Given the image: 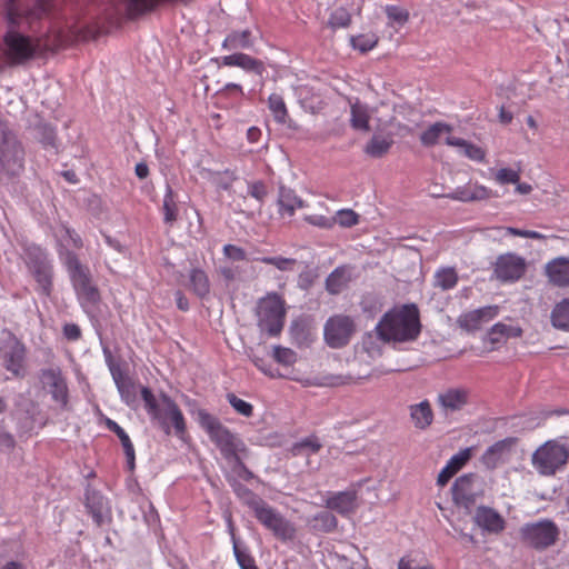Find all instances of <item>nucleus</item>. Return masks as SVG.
I'll use <instances>...</instances> for the list:
<instances>
[{
    "instance_id": "obj_11",
    "label": "nucleus",
    "mask_w": 569,
    "mask_h": 569,
    "mask_svg": "<svg viewBox=\"0 0 569 569\" xmlns=\"http://www.w3.org/2000/svg\"><path fill=\"white\" fill-rule=\"evenodd\" d=\"M257 520L281 541H290L296 537V528L276 509L264 502L256 512Z\"/></svg>"
},
{
    "instance_id": "obj_52",
    "label": "nucleus",
    "mask_w": 569,
    "mask_h": 569,
    "mask_svg": "<svg viewBox=\"0 0 569 569\" xmlns=\"http://www.w3.org/2000/svg\"><path fill=\"white\" fill-rule=\"evenodd\" d=\"M233 552H234V556H236V559L240 566L241 569H259L257 566H256V561L254 559L249 555L247 553L246 551L241 550L236 540L233 539Z\"/></svg>"
},
{
    "instance_id": "obj_21",
    "label": "nucleus",
    "mask_w": 569,
    "mask_h": 569,
    "mask_svg": "<svg viewBox=\"0 0 569 569\" xmlns=\"http://www.w3.org/2000/svg\"><path fill=\"white\" fill-rule=\"evenodd\" d=\"M548 281L559 288L569 287V258L557 257L545 266Z\"/></svg>"
},
{
    "instance_id": "obj_29",
    "label": "nucleus",
    "mask_w": 569,
    "mask_h": 569,
    "mask_svg": "<svg viewBox=\"0 0 569 569\" xmlns=\"http://www.w3.org/2000/svg\"><path fill=\"white\" fill-rule=\"evenodd\" d=\"M307 525L312 531L329 533L337 529L338 519L329 510H322L309 518Z\"/></svg>"
},
{
    "instance_id": "obj_9",
    "label": "nucleus",
    "mask_w": 569,
    "mask_h": 569,
    "mask_svg": "<svg viewBox=\"0 0 569 569\" xmlns=\"http://www.w3.org/2000/svg\"><path fill=\"white\" fill-rule=\"evenodd\" d=\"M68 269L78 297L89 303H97L100 300V293L91 282V274L74 253L68 256Z\"/></svg>"
},
{
    "instance_id": "obj_8",
    "label": "nucleus",
    "mask_w": 569,
    "mask_h": 569,
    "mask_svg": "<svg viewBox=\"0 0 569 569\" xmlns=\"http://www.w3.org/2000/svg\"><path fill=\"white\" fill-rule=\"evenodd\" d=\"M522 541L537 550H545L556 543L559 529L555 522L542 520L536 523H528L520 530Z\"/></svg>"
},
{
    "instance_id": "obj_14",
    "label": "nucleus",
    "mask_w": 569,
    "mask_h": 569,
    "mask_svg": "<svg viewBox=\"0 0 569 569\" xmlns=\"http://www.w3.org/2000/svg\"><path fill=\"white\" fill-rule=\"evenodd\" d=\"M23 159L24 152L16 136L10 131H3L0 140V162L3 169L17 174L23 167Z\"/></svg>"
},
{
    "instance_id": "obj_12",
    "label": "nucleus",
    "mask_w": 569,
    "mask_h": 569,
    "mask_svg": "<svg viewBox=\"0 0 569 569\" xmlns=\"http://www.w3.org/2000/svg\"><path fill=\"white\" fill-rule=\"evenodd\" d=\"M257 520L281 541H290L296 537V528L276 509L264 502L256 512Z\"/></svg>"
},
{
    "instance_id": "obj_43",
    "label": "nucleus",
    "mask_w": 569,
    "mask_h": 569,
    "mask_svg": "<svg viewBox=\"0 0 569 569\" xmlns=\"http://www.w3.org/2000/svg\"><path fill=\"white\" fill-rule=\"evenodd\" d=\"M269 109L278 123L288 122V111L283 98L280 94L272 93L268 99Z\"/></svg>"
},
{
    "instance_id": "obj_27",
    "label": "nucleus",
    "mask_w": 569,
    "mask_h": 569,
    "mask_svg": "<svg viewBox=\"0 0 569 569\" xmlns=\"http://www.w3.org/2000/svg\"><path fill=\"white\" fill-rule=\"evenodd\" d=\"M357 493L353 490L340 491L326 500V507L341 515H347L356 508Z\"/></svg>"
},
{
    "instance_id": "obj_35",
    "label": "nucleus",
    "mask_w": 569,
    "mask_h": 569,
    "mask_svg": "<svg viewBox=\"0 0 569 569\" xmlns=\"http://www.w3.org/2000/svg\"><path fill=\"white\" fill-rule=\"evenodd\" d=\"M278 204L281 211H286L289 216L295 213L296 208L305 207V202L300 199L292 189L280 186Z\"/></svg>"
},
{
    "instance_id": "obj_54",
    "label": "nucleus",
    "mask_w": 569,
    "mask_h": 569,
    "mask_svg": "<svg viewBox=\"0 0 569 569\" xmlns=\"http://www.w3.org/2000/svg\"><path fill=\"white\" fill-rule=\"evenodd\" d=\"M496 180L500 184L518 183L520 180V173L519 171H516L510 168H502L497 171Z\"/></svg>"
},
{
    "instance_id": "obj_28",
    "label": "nucleus",
    "mask_w": 569,
    "mask_h": 569,
    "mask_svg": "<svg viewBox=\"0 0 569 569\" xmlns=\"http://www.w3.org/2000/svg\"><path fill=\"white\" fill-rule=\"evenodd\" d=\"M222 63L224 66H230V67H232V66L240 67L247 71H252L259 76L262 74V72L264 70L262 61L254 59L244 53H233L230 56H226L222 58Z\"/></svg>"
},
{
    "instance_id": "obj_45",
    "label": "nucleus",
    "mask_w": 569,
    "mask_h": 569,
    "mask_svg": "<svg viewBox=\"0 0 569 569\" xmlns=\"http://www.w3.org/2000/svg\"><path fill=\"white\" fill-rule=\"evenodd\" d=\"M458 274L453 268L441 269L436 273V286L449 290L457 284Z\"/></svg>"
},
{
    "instance_id": "obj_51",
    "label": "nucleus",
    "mask_w": 569,
    "mask_h": 569,
    "mask_svg": "<svg viewBox=\"0 0 569 569\" xmlns=\"http://www.w3.org/2000/svg\"><path fill=\"white\" fill-rule=\"evenodd\" d=\"M351 17L349 12L345 8L336 9L329 19V26L333 29L336 28H345L350 23Z\"/></svg>"
},
{
    "instance_id": "obj_46",
    "label": "nucleus",
    "mask_w": 569,
    "mask_h": 569,
    "mask_svg": "<svg viewBox=\"0 0 569 569\" xmlns=\"http://www.w3.org/2000/svg\"><path fill=\"white\" fill-rule=\"evenodd\" d=\"M163 211L164 222L172 224L178 217V208L173 200V191L169 184H167V192L163 199Z\"/></svg>"
},
{
    "instance_id": "obj_22",
    "label": "nucleus",
    "mask_w": 569,
    "mask_h": 569,
    "mask_svg": "<svg viewBox=\"0 0 569 569\" xmlns=\"http://www.w3.org/2000/svg\"><path fill=\"white\" fill-rule=\"evenodd\" d=\"M112 378L121 396V399L132 409L138 407V387L134 381L126 376L122 370L112 369Z\"/></svg>"
},
{
    "instance_id": "obj_36",
    "label": "nucleus",
    "mask_w": 569,
    "mask_h": 569,
    "mask_svg": "<svg viewBox=\"0 0 569 569\" xmlns=\"http://www.w3.org/2000/svg\"><path fill=\"white\" fill-rule=\"evenodd\" d=\"M452 126L442 121L435 122L420 134V142L425 147H432L438 143L441 134L450 133Z\"/></svg>"
},
{
    "instance_id": "obj_6",
    "label": "nucleus",
    "mask_w": 569,
    "mask_h": 569,
    "mask_svg": "<svg viewBox=\"0 0 569 569\" xmlns=\"http://www.w3.org/2000/svg\"><path fill=\"white\" fill-rule=\"evenodd\" d=\"M569 448L558 440H548L532 453V465L542 476H553L567 465Z\"/></svg>"
},
{
    "instance_id": "obj_37",
    "label": "nucleus",
    "mask_w": 569,
    "mask_h": 569,
    "mask_svg": "<svg viewBox=\"0 0 569 569\" xmlns=\"http://www.w3.org/2000/svg\"><path fill=\"white\" fill-rule=\"evenodd\" d=\"M231 486L237 497L240 498L242 502L253 511V513L266 502L251 489L236 480L232 481Z\"/></svg>"
},
{
    "instance_id": "obj_5",
    "label": "nucleus",
    "mask_w": 569,
    "mask_h": 569,
    "mask_svg": "<svg viewBox=\"0 0 569 569\" xmlns=\"http://www.w3.org/2000/svg\"><path fill=\"white\" fill-rule=\"evenodd\" d=\"M257 326L270 337H277L282 331L286 318L284 300L276 292H269L260 298L256 309Z\"/></svg>"
},
{
    "instance_id": "obj_50",
    "label": "nucleus",
    "mask_w": 569,
    "mask_h": 569,
    "mask_svg": "<svg viewBox=\"0 0 569 569\" xmlns=\"http://www.w3.org/2000/svg\"><path fill=\"white\" fill-rule=\"evenodd\" d=\"M259 261L266 264L274 266L277 269L281 271L292 270L296 264V259L292 258H283V257H262L259 258Z\"/></svg>"
},
{
    "instance_id": "obj_63",
    "label": "nucleus",
    "mask_w": 569,
    "mask_h": 569,
    "mask_svg": "<svg viewBox=\"0 0 569 569\" xmlns=\"http://www.w3.org/2000/svg\"><path fill=\"white\" fill-rule=\"evenodd\" d=\"M306 220L313 226L322 228H328L331 226L330 220L325 216H307Z\"/></svg>"
},
{
    "instance_id": "obj_17",
    "label": "nucleus",
    "mask_w": 569,
    "mask_h": 569,
    "mask_svg": "<svg viewBox=\"0 0 569 569\" xmlns=\"http://www.w3.org/2000/svg\"><path fill=\"white\" fill-rule=\"evenodd\" d=\"M518 441L519 439L517 437H507L487 448L481 457L485 467L489 470H493L500 463L506 462Z\"/></svg>"
},
{
    "instance_id": "obj_64",
    "label": "nucleus",
    "mask_w": 569,
    "mask_h": 569,
    "mask_svg": "<svg viewBox=\"0 0 569 569\" xmlns=\"http://www.w3.org/2000/svg\"><path fill=\"white\" fill-rule=\"evenodd\" d=\"M237 448H239V450L238 449L234 450L236 457L231 458V462L237 461V459H240V461H243V459L249 457V453H250L249 448L246 446V443L242 441V439H240Z\"/></svg>"
},
{
    "instance_id": "obj_32",
    "label": "nucleus",
    "mask_w": 569,
    "mask_h": 569,
    "mask_svg": "<svg viewBox=\"0 0 569 569\" xmlns=\"http://www.w3.org/2000/svg\"><path fill=\"white\" fill-rule=\"evenodd\" d=\"M410 417L418 429L428 428L433 420V412L428 400L410 406Z\"/></svg>"
},
{
    "instance_id": "obj_26",
    "label": "nucleus",
    "mask_w": 569,
    "mask_h": 569,
    "mask_svg": "<svg viewBox=\"0 0 569 569\" xmlns=\"http://www.w3.org/2000/svg\"><path fill=\"white\" fill-rule=\"evenodd\" d=\"M471 457L470 449L461 450L452 456L447 466L439 472L437 483L443 487L468 462Z\"/></svg>"
},
{
    "instance_id": "obj_42",
    "label": "nucleus",
    "mask_w": 569,
    "mask_h": 569,
    "mask_svg": "<svg viewBox=\"0 0 569 569\" xmlns=\"http://www.w3.org/2000/svg\"><path fill=\"white\" fill-rule=\"evenodd\" d=\"M252 44L251 32L243 30L241 32H231L223 41L222 47L227 50L247 49Z\"/></svg>"
},
{
    "instance_id": "obj_10",
    "label": "nucleus",
    "mask_w": 569,
    "mask_h": 569,
    "mask_svg": "<svg viewBox=\"0 0 569 569\" xmlns=\"http://www.w3.org/2000/svg\"><path fill=\"white\" fill-rule=\"evenodd\" d=\"M355 332L356 323L351 317L346 315L330 317L323 328L326 343L335 349L347 346Z\"/></svg>"
},
{
    "instance_id": "obj_4",
    "label": "nucleus",
    "mask_w": 569,
    "mask_h": 569,
    "mask_svg": "<svg viewBox=\"0 0 569 569\" xmlns=\"http://www.w3.org/2000/svg\"><path fill=\"white\" fill-rule=\"evenodd\" d=\"M196 416L198 423L208 433L223 459L231 462V458L236 457L234 450L238 449L237 446L241 438L231 432L216 416L204 409H198Z\"/></svg>"
},
{
    "instance_id": "obj_30",
    "label": "nucleus",
    "mask_w": 569,
    "mask_h": 569,
    "mask_svg": "<svg viewBox=\"0 0 569 569\" xmlns=\"http://www.w3.org/2000/svg\"><path fill=\"white\" fill-rule=\"evenodd\" d=\"M106 426L108 427V429L110 431H112L117 435V438L120 439L126 458H127L128 468H129V470L132 471L136 466L134 465L136 456H134V448H133V445H132L129 436L116 421H113L109 418L106 420Z\"/></svg>"
},
{
    "instance_id": "obj_24",
    "label": "nucleus",
    "mask_w": 569,
    "mask_h": 569,
    "mask_svg": "<svg viewBox=\"0 0 569 569\" xmlns=\"http://www.w3.org/2000/svg\"><path fill=\"white\" fill-rule=\"evenodd\" d=\"M433 197H445L452 200H459L462 202L477 201L488 199L490 191L483 186H475L472 190L467 187H459L450 193H432Z\"/></svg>"
},
{
    "instance_id": "obj_15",
    "label": "nucleus",
    "mask_w": 569,
    "mask_h": 569,
    "mask_svg": "<svg viewBox=\"0 0 569 569\" xmlns=\"http://www.w3.org/2000/svg\"><path fill=\"white\" fill-rule=\"evenodd\" d=\"M26 351L24 345L14 335H10L2 349L1 357L6 370L16 378H23L26 375Z\"/></svg>"
},
{
    "instance_id": "obj_34",
    "label": "nucleus",
    "mask_w": 569,
    "mask_h": 569,
    "mask_svg": "<svg viewBox=\"0 0 569 569\" xmlns=\"http://www.w3.org/2000/svg\"><path fill=\"white\" fill-rule=\"evenodd\" d=\"M446 143L450 147L460 148L465 156L475 161H483L486 158V152L482 148L458 137H447Z\"/></svg>"
},
{
    "instance_id": "obj_31",
    "label": "nucleus",
    "mask_w": 569,
    "mask_h": 569,
    "mask_svg": "<svg viewBox=\"0 0 569 569\" xmlns=\"http://www.w3.org/2000/svg\"><path fill=\"white\" fill-rule=\"evenodd\" d=\"M351 280L349 269L346 266L336 268L326 279V290L330 295L340 293Z\"/></svg>"
},
{
    "instance_id": "obj_2",
    "label": "nucleus",
    "mask_w": 569,
    "mask_h": 569,
    "mask_svg": "<svg viewBox=\"0 0 569 569\" xmlns=\"http://www.w3.org/2000/svg\"><path fill=\"white\" fill-rule=\"evenodd\" d=\"M383 342H407L418 338L421 331L419 310L416 305H405L387 311L375 328Z\"/></svg>"
},
{
    "instance_id": "obj_18",
    "label": "nucleus",
    "mask_w": 569,
    "mask_h": 569,
    "mask_svg": "<svg viewBox=\"0 0 569 569\" xmlns=\"http://www.w3.org/2000/svg\"><path fill=\"white\" fill-rule=\"evenodd\" d=\"M84 505L98 527L111 521V508L108 500L101 492L89 486L86 489Z\"/></svg>"
},
{
    "instance_id": "obj_41",
    "label": "nucleus",
    "mask_w": 569,
    "mask_h": 569,
    "mask_svg": "<svg viewBox=\"0 0 569 569\" xmlns=\"http://www.w3.org/2000/svg\"><path fill=\"white\" fill-rule=\"evenodd\" d=\"M522 335V329L519 327H511L507 326L505 323H496L491 327L490 331L488 332V339L490 343L496 345L502 341V338H510V337H520Z\"/></svg>"
},
{
    "instance_id": "obj_48",
    "label": "nucleus",
    "mask_w": 569,
    "mask_h": 569,
    "mask_svg": "<svg viewBox=\"0 0 569 569\" xmlns=\"http://www.w3.org/2000/svg\"><path fill=\"white\" fill-rule=\"evenodd\" d=\"M273 358L278 363L290 366L293 365L297 360V355L290 348H284L281 346L273 347Z\"/></svg>"
},
{
    "instance_id": "obj_19",
    "label": "nucleus",
    "mask_w": 569,
    "mask_h": 569,
    "mask_svg": "<svg viewBox=\"0 0 569 569\" xmlns=\"http://www.w3.org/2000/svg\"><path fill=\"white\" fill-rule=\"evenodd\" d=\"M41 382L49 387L54 401L66 407L68 403V387L59 367L42 369L40 371Z\"/></svg>"
},
{
    "instance_id": "obj_58",
    "label": "nucleus",
    "mask_w": 569,
    "mask_h": 569,
    "mask_svg": "<svg viewBox=\"0 0 569 569\" xmlns=\"http://www.w3.org/2000/svg\"><path fill=\"white\" fill-rule=\"evenodd\" d=\"M387 16L390 20L396 21L399 24H403L408 20V12L399 9L398 7H387Z\"/></svg>"
},
{
    "instance_id": "obj_33",
    "label": "nucleus",
    "mask_w": 569,
    "mask_h": 569,
    "mask_svg": "<svg viewBox=\"0 0 569 569\" xmlns=\"http://www.w3.org/2000/svg\"><path fill=\"white\" fill-rule=\"evenodd\" d=\"M393 144L391 134L381 136L373 134L365 147V152L371 158H382L386 156Z\"/></svg>"
},
{
    "instance_id": "obj_56",
    "label": "nucleus",
    "mask_w": 569,
    "mask_h": 569,
    "mask_svg": "<svg viewBox=\"0 0 569 569\" xmlns=\"http://www.w3.org/2000/svg\"><path fill=\"white\" fill-rule=\"evenodd\" d=\"M338 222L342 227H352L358 223V214L350 210H340L338 212Z\"/></svg>"
},
{
    "instance_id": "obj_39",
    "label": "nucleus",
    "mask_w": 569,
    "mask_h": 569,
    "mask_svg": "<svg viewBox=\"0 0 569 569\" xmlns=\"http://www.w3.org/2000/svg\"><path fill=\"white\" fill-rule=\"evenodd\" d=\"M190 287L194 295L199 298H204L210 292V281L207 273L198 268H194L190 271L189 274Z\"/></svg>"
},
{
    "instance_id": "obj_16",
    "label": "nucleus",
    "mask_w": 569,
    "mask_h": 569,
    "mask_svg": "<svg viewBox=\"0 0 569 569\" xmlns=\"http://www.w3.org/2000/svg\"><path fill=\"white\" fill-rule=\"evenodd\" d=\"M525 271V259L515 253L499 256L495 264V274L502 281L518 280Z\"/></svg>"
},
{
    "instance_id": "obj_25",
    "label": "nucleus",
    "mask_w": 569,
    "mask_h": 569,
    "mask_svg": "<svg viewBox=\"0 0 569 569\" xmlns=\"http://www.w3.org/2000/svg\"><path fill=\"white\" fill-rule=\"evenodd\" d=\"M469 399L468 390L463 388H452L438 396V401L446 410L458 411L461 410Z\"/></svg>"
},
{
    "instance_id": "obj_57",
    "label": "nucleus",
    "mask_w": 569,
    "mask_h": 569,
    "mask_svg": "<svg viewBox=\"0 0 569 569\" xmlns=\"http://www.w3.org/2000/svg\"><path fill=\"white\" fill-rule=\"evenodd\" d=\"M223 253L227 258L234 261H242L246 259V251L242 248L233 244H226L223 247Z\"/></svg>"
},
{
    "instance_id": "obj_38",
    "label": "nucleus",
    "mask_w": 569,
    "mask_h": 569,
    "mask_svg": "<svg viewBox=\"0 0 569 569\" xmlns=\"http://www.w3.org/2000/svg\"><path fill=\"white\" fill-rule=\"evenodd\" d=\"M550 319L555 328L569 332V298L562 299L553 307Z\"/></svg>"
},
{
    "instance_id": "obj_40",
    "label": "nucleus",
    "mask_w": 569,
    "mask_h": 569,
    "mask_svg": "<svg viewBox=\"0 0 569 569\" xmlns=\"http://www.w3.org/2000/svg\"><path fill=\"white\" fill-rule=\"evenodd\" d=\"M350 113V123L353 129L366 132L370 130V116L365 104H361L359 102L351 104Z\"/></svg>"
},
{
    "instance_id": "obj_44",
    "label": "nucleus",
    "mask_w": 569,
    "mask_h": 569,
    "mask_svg": "<svg viewBox=\"0 0 569 569\" xmlns=\"http://www.w3.org/2000/svg\"><path fill=\"white\" fill-rule=\"evenodd\" d=\"M322 448V443L316 436H309L307 438L301 439L299 442H296L292 446V453L295 456L316 453Z\"/></svg>"
},
{
    "instance_id": "obj_49",
    "label": "nucleus",
    "mask_w": 569,
    "mask_h": 569,
    "mask_svg": "<svg viewBox=\"0 0 569 569\" xmlns=\"http://www.w3.org/2000/svg\"><path fill=\"white\" fill-rule=\"evenodd\" d=\"M227 400L230 403V406L241 416H244V417L252 416L253 407L249 402L238 398L234 393H232V392L228 393Z\"/></svg>"
},
{
    "instance_id": "obj_7",
    "label": "nucleus",
    "mask_w": 569,
    "mask_h": 569,
    "mask_svg": "<svg viewBox=\"0 0 569 569\" xmlns=\"http://www.w3.org/2000/svg\"><path fill=\"white\" fill-rule=\"evenodd\" d=\"M453 502L469 513L478 498L483 495L481 478L476 473L458 477L451 488Z\"/></svg>"
},
{
    "instance_id": "obj_61",
    "label": "nucleus",
    "mask_w": 569,
    "mask_h": 569,
    "mask_svg": "<svg viewBox=\"0 0 569 569\" xmlns=\"http://www.w3.org/2000/svg\"><path fill=\"white\" fill-rule=\"evenodd\" d=\"M0 447L7 450H12L16 447V440L13 436L2 426H0Z\"/></svg>"
},
{
    "instance_id": "obj_60",
    "label": "nucleus",
    "mask_w": 569,
    "mask_h": 569,
    "mask_svg": "<svg viewBox=\"0 0 569 569\" xmlns=\"http://www.w3.org/2000/svg\"><path fill=\"white\" fill-rule=\"evenodd\" d=\"M249 194L259 201H262L267 196L266 186L262 181H256L249 187Z\"/></svg>"
},
{
    "instance_id": "obj_62",
    "label": "nucleus",
    "mask_w": 569,
    "mask_h": 569,
    "mask_svg": "<svg viewBox=\"0 0 569 569\" xmlns=\"http://www.w3.org/2000/svg\"><path fill=\"white\" fill-rule=\"evenodd\" d=\"M63 335L68 340L76 341L81 337V330L76 323H67L63 327Z\"/></svg>"
},
{
    "instance_id": "obj_13",
    "label": "nucleus",
    "mask_w": 569,
    "mask_h": 569,
    "mask_svg": "<svg viewBox=\"0 0 569 569\" xmlns=\"http://www.w3.org/2000/svg\"><path fill=\"white\" fill-rule=\"evenodd\" d=\"M28 267L38 283L39 291L49 297L52 291V266L47 254L40 249L28 253Z\"/></svg>"
},
{
    "instance_id": "obj_47",
    "label": "nucleus",
    "mask_w": 569,
    "mask_h": 569,
    "mask_svg": "<svg viewBox=\"0 0 569 569\" xmlns=\"http://www.w3.org/2000/svg\"><path fill=\"white\" fill-rule=\"evenodd\" d=\"M378 43V37L373 33L359 34L351 38V44L361 52L371 50Z\"/></svg>"
},
{
    "instance_id": "obj_20",
    "label": "nucleus",
    "mask_w": 569,
    "mask_h": 569,
    "mask_svg": "<svg viewBox=\"0 0 569 569\" xmlns=\"http://www.w3.org/2000/svg\"><path fill=\"white\" fill-rule=\"evenodd\" d=\"M473 521L485 531L499 533L505 529V519L491 507L479 506L473 516Z\"/></svg>"
},
{
    "instance_id": "obj_3",
    "label": "nucleus",
    "mask_w": 569,
    "mask_h": 569,
    "mask_svg": "<svg viewBox=\"0 0 569 569\" xmlns=\"http://www.w3.org/2000/svg\"><path fill=\"white\" fill-rule=\"evenodd\" d=\"M141 398L151 419L158 421L167 435H170L171 432L169 425L170 420L176 436L180 439L184 438V435L187 433V425L183 415L178 405L168 395L162 393L159 402L148 387H142Z\"/></svg>"
},
{
    "instance_id": "obj_53",
    "label": "nucleus",
    "mask_w": 569,
    "mask_h": 569,
    "mask_svg": "<svg viewBox=\"0 0 569 569\" xmlns=\"http://www.w3.org/2000/svg\"><path fill=\"white\" fill-rule=\"evenodd\" d=\"M212 180L219 189L229 190L236 180V176L232 171L226 170L223 172H216Z\"/></svg>"
},
{
    "instance_id": "obj_23",
    "label": "nucleus",
    "mask_w": 569,
    "mask_h": 569,
    "mask_svg": "<svg viewBox=\"0 0 569 569\" xmlns=\"http://www.w3.org/2000/svg\"><path fill=\"white\" fill-rule=\"evenodd\" d=\"M497 315V307H483L461 315L457 322L461 329L476 331L482 321H488Z\"/></svg>"
},
{
    "instance_id": "obj_59",
    "label": "nucleus",
    "mask_w": 569,
    "mask_h": 569,
    "mask_svg": "<svg viewBox=\"0 0 569 569\" xmlns=\"http://www.w3.org/2000/svg\"><path fill=\"white\" fill-rule=\"evenodd\" d=\"M290 332L292 338L296 340H305L307 338V329L302 320L292 321Z\"/></svg>"
},
{
    "instance_id": "obj_55",
    "label": "nucleus",
    "mask_w": 569,
    "mask_h": 569,
    "mask_svg": "<svg viewBox=\"0 0 569 569\" xmlns=\"http://www.w3.org/2000/svg\"><path fill=\"white\" fill-rule=\"evenodd\" d=\"M231 465L232 471L240 478H242L246 481H249L254 478V475L251 470L247 468L243 461H240V459H237V461L229 462Z\"/></svg>"
},
{
    "instance_id": "obj_1",
    "label": "nucleus",
    "mask_w": 569,
    "mask_h": 569,
    "mask_svg": "<svg viewBox=\"0 0 569 569\" xmlns=\"http://www.w3.org/2000/svg\"><path fill=\"white\" fill-rule=\"evenodd\" d=\"M49 10V0H36L32 7L20 8L8 0L6 16L9 30L4 36V54L11 64H23L33 59L41 48L39 39H32L18 30L22 20L29 24L41 19Z\"/></svg>"
}]
</instances>
